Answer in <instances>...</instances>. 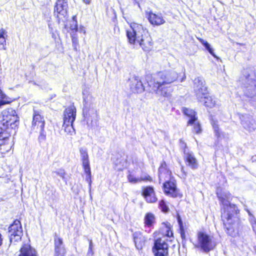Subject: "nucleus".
I'll use <instances>...</instances> for the list:
<instances>
[{
    "mask_svg": "<svg viewBox=\"0 0 256 256\" xmlns=\"http://www.w3.org/2000/svg\"><path fill=\"white\" fill-rule=\"evenodd\" d=\"M4 144H0V152L2 154H4L10 151L13 146L12 140H4Z\"/></svg>",
    "mask_w": 256,
    "mask_h": 256,
    "instance_id": "obj_23",
    "label": "nucleus"
},
{
    "mask_svg": "<svg viewBox=\"0 0 256 256\" xmlns=\"http://www.w3.org/2000/svg\"><path fill=\"white\" fill-rule=\"evenodd\" d=\"M250 74L246 76L244 83V92L248 97L252 98L256 96V80L254 78V76L250 78Z\"/></svg>",
    "mask_w": 256,
    "mask_h": 256,
    "instance_id": "obj_9",
    "label": "nucleus"
},
{
    "mask_svg": "<svg viewBox=\"0 0 256 256\" xmlns=\"http://www.w3.org/2000/svg\"><path fill=\"white\" fill-rule=\"evenodd\" d=\"M16 128L7 125L0 124V144H4V140H12L11 138V135L15 134Z\"/></svg>",
    "mask_w": 256,
    "mask_h": 256,
    "instance_id": "obj_11",
    "label": "nucleus"
},
{
    "mask_svg": "<svg viewBox=\"0 0 256 256\" xmlns=\"http://www.w3.org/2000/svg\"><path fill=\"white\" fill-rule=\"evenodd\" d=\"M198 40L214 57L218 58L214 52L213 49L210 47V44L207 41L200 38H198Z\"/></svg>",
    "mask_w": 256,
    "mask_h": 256,
    "instance_id": "obj_25",
    "label": "nucleus"
},
{
    "mask_svg": "<svg viewBox=\"0 0 256 256\" xmlns=\"http://www.w3.org/2000/svg\"><path fill=\"white\" fill-rule=\"evenodd\" d=\"M64 132L68 134L72 135L74 134V130L73 127V124H63Z\"/></svg>",
    "mask_w": 256,
    "mask_h": 256,
    "instance_id": "obj_30",
    "label": "nucleus"
},
{
    "mask_svg": "<svg viewBox=\"0 0 256 256\" xmlns=\"http://www.w3.org/2000/svg\"><path fill=\"white\" fill-rule=\"evenodd\" d=\"M83 2L86 4H90L92 0H82Z\"/></svg>",
    "mask_w": 256,
    "mask_h": 256,
    "instance_id": "obj_48",
    "label": "nucleus"
},
{
    "mask_svg": "<svg viewBox=\"0 0 256 256\" xmlns=\"http://www.w3.org/2000/svg\"><path fill=\"white\" fill-rule=\"evenodd\" d=\"M160 207L164 212H167L168 210V206H166V202L164 200H161L159 203Z\"/></svg>",
    "mask_w": 256,
    "mask_h": 256,
    "instance_id": "obj_39",
    "label": "nucleus"
},
{
    "mask_svg": "<svg viewBox=\"0 0 256 256\" xmlns=\"http://www.w3.org/2000/svg\"><path fill=\"white\" fill-rule=\"evenodd\" d=\"M154 215L151 213L147 214L144 218V222L146 225L151 226L154 222Z\"/></svg>",
    "mask_w": 256,
    "mask_h": 256,
    "instance_id": "obj_27",
    "label": "nucleus"
},
{
    "mask_svg": "<svg viewBox=\"0 0 256 256\" xmlns=\"http://www.w3.org/2000/svg\"><path fill=\"white\" fill-rule=\"evenodd\" d=\"M134 240L138 250H142L145 244L146 238L139 232L134 234Z\"/></svg>",
    "mask_w": 256,
    "mask_h": 256,
    "instance_id": "obj_20",
    "label": "nucleus"
},
{
    "mask_svg": "<svg viewBox=\"0 0 256 256\" xmlns=\"http://www.w3.org/2000/svg\"><path fill=\"white\" fill-rule=\"evenodd\" d=\"M250 222L252 226L253 230L256 234V218L254 216H252L250 219Z\"/></svg>",
    "mask_w": 256,
    "mask_h": 256,
    "instance_id": "obj_41",
    "label": "nucleus"
},
{
    "mask_svg": "<svg viewBox=\"0 0 256 256\" xmlns=\"http://www.w3.org/2000/svg\"><path fill=\"white\" fill-rule=\"evenodd\" d=\"M126 36L131 44L138 45L144 51L152 48V40L146 29L142 25L133 23L126 31Z\"/></svg>",
    "mask_w": 256,
    "mask_h": 256,
    "instance_id": "obj_3",
    "label": "nucleus"
},
{
    "mask_svg": "<svg viewBox=\"0 0 256 256\" xmlns=\"http://www.w3.org/2000/svg\"><path fill=\"white\" fill-rule=\"evenodd\" d=\"M171 172L167 169L166 165L165 162L161 164L159 168V180L160 182L162 180L168 181L173 178L171 177Z\"/></svg>",
    "mask_w": 256,
    "mask_h": 256,
    "instance_id": "obj_17",
    "label": "nucleus"
},
{
    "mask_svg": "<svg viewBox=\"0 0 256 256\" xmlns=\"http://www.w3.org/2000/svg\"><path fill=\"white\" fill-rule=\"evenodd\" d=\"M10 102V98L6 96L0 88V106L8 104Z\"/></svg>",
    "mask_w": 256,
    "mask_h": 256,
    "instance_id": "obj_28",
    "label": "nucleus"
},
{
    "mask_svg": "<svg viewBox=\"0 0 256 256\" xmlns=\"http://www.w3.org/2000/svg\"><path fill=\"white\" fill-rule=\"evenodd\" d=\"M82 166L84 168V170L86 174H87L86 180L90 178L91 173H90V166L89 162H87L86 163H82Z\"/></svg>",
    "mask_w": 256,
    "mask_h": 256,
    "instance_id": "obj_36",
    "label": "nucleus"
},
{
    "mask_svg": "<svg viewBox=\"0 0 256 256\" xmlns=\"http://www.w3.org/2000/svg\"><path fill=\"white\" fill-rule=\"evenodd\" d=\"M142 194L146 202L148 203H154L158 200L154 190L152 186H147L143 187Z\"/></svg>",
    "mask_w": 256,
    "mask_h": 256,
    "instance_id": "obj_14",
    "label": "nucleus"
},
{
    "mask_svg": "<svg viewBox=\"0 0 256 256\" xmlns=\"http://www.w3.org/2000/svg\"><path fill=\"white\" fill-rule=\"evenodd\" d=\"M166 235L167 237L170 238L172 236L173 233L172 231L170 230H166Z\"/></svg>",
    "mask_w": 256,
    "mask_h": 256,
    "instance_id": "obj_45",
    "label": "nucleus"
},
{
    "mask_svg": "<svg viewBox=\"0 0 256 256\" xmlns=\"http://www.w3.org/2000/svg\"><path fill=\"white\" fill-rule=\"evenodd\" d=\"M76 108L74 105L67 108L64 112V123L73 124L76 116Z\"/></svg>",
    "mask_w": 256,
    "mask_h": 256,
    "instance_id": "obj_15",
    "label": "nucleus"
},
{
    "mask_svg": "<svg viewBox=\"0 0 256 256\" xmlns=\"http://www.w3.org/2000/svg\"><path fill=\"white\" fill-rule=\"evenodd\" d=\"M72 19L74 24L71 26V29L76 30V32L78 31L80 32H83L84 34H85L86 30L83 26H80L79 28H78L77 22L76 20V16H73Z\"/></svg>",
    "mask_w": 256,
    "mask_h": 256,
    "instance_id": "obj_26",
    "label": "nucleus"
},
{
    "mask_svg": "<svg viewBox=\"0 0 256 256\" xmlns=\"http://www.w3.org/2000/svg\"><path fill=\"white\" fill-rule=\"evenodd\" d=\"M68 8L66 0H58L55 6L54 12L62 16H65Z\"/></svg>",
    "mask_w": 256,
    "mask_h": 256,
    "instance_id": "obj_18",
    "label": "nucleus"
},
{
    "mask_svg": "<svg viewBox=\"0 0 256 256\" xmlns=\"http://www.w3.org/2000/svg\"><path fill=\"white\" fill-rule=\"evenodd\" d=\"M0 124L18 128L19 124V118L16 110L12 108L4 110L2 112V120Z\"/></svg>",
    "mask_w": 256,
    "mask_h": 256,
    "instance_id": "obj_7",
    "label": "nucleus"
},
{
    "mask_svg": "<svg viewBox=\"0 0 256 256\" xmlns=\"http://www.w3.org/2000/svg\"><path fill=\"white\" fill-rule=\"evenodd\" d=\"M246 210L248 212V215L250 216V220L254 216H252V213L250 212L248 210L246 209Z\"/></svg>",
    "mask_w": 256,
    "mask_h": 256,
    "instance_id": "obj_49",
    "label": "nucleus"
},
{
    "mask_svg": "<svg viewBox=\"0 0 256 256\" xmlns=\"http://www.w3.org/2000/svg\"><path fill=\"white\" fill-rule=\"evenodd\" d=\"M168 246L164 240L158 238L154 242L152 252L155 256H166L168 254Z\"/></svg>",
    "mask_w": 256,
    "mask_h": 256,
    "instance_id": "obj_10",
    "label": "nucleus"
},
{
    "mask_svg": "<svg viewBox=\"0 0 256 256\" xmlns=\"http://www.w3.org/2000/svg\"><path fill=\"white\" fill-rule=\"evenodd\" d=\"M178 76V74L174 70H164L156 74L150 86L158 95L169 98L171 96V88L164 86L174 82Z\"/></svg>",
    "mask_w": 256,
    "mask_h": 256,
    "instance_id": "obj_1",
    "label": "nucleus"
},
{
    "mask_svg": "<svg viewBox=\"0 0 256 256\" xmlns=\"http://www.w3.org/2000/svg\"><path fill=\"white\" fill-rule=\"evenodd\" d=\"M129 80L130 88L133 93L140 94L144 90V87L138 77H132Z\"/></svg>",
    "mask_w": 256,
    "mask_h": 256,
    "instance_id": "obj_13",
    "label": "nucleus"
},
{
    "mask_svg": "<svg viewBox=\"0 0 256 256\" xmlns=\"http://www.w3.org/2000/svg\"><path fill=\"white\" fill-rule=\"evenodd\" d=\"M139 178L140 179V182L142 181H152V180L151 177L148 175L142 176Z\"/></svg>",
    "mask_w": 256,
    "mask_h": 256,
    "instance_id": "obj_42",
    "label": "nucleus"
},
{
    "mask_svg": "<svg viewBox=\"0 0 256 256\" xmlns=\"http://www.w3.org/2000/svg\"><path fill=\"white\" fill-rule=\"evenodd\" d=\"M80 154L82 158V163L89 162L88 152L86 148H80Z\"/></svg>",
    "mask_w": 256,
    "mask_h": 256,
    "instance_id": "obj_29",
    "label": "nucleus"
},
{
    "mask_svg": "<svg viewBox=\"0 0 256 256\" xmlns=\"http://www.w3.org/2000/svg\"><path fill=\"white\" fill-rule=\"evenodd\" d=\"M8 236L11 243L18 242L22 236V224L20 220H16L10 226Z\"/></svg>",
    "mask_w": 256,
    "mask_h": 256,
    "instance_id": "obj_8",
    "label": "nucleus"
},
{
    "mask_svg": "<svg viewBox=\"0 0 256 256\" xmlns=\"http://www.w3.org/2000/svg\"><path fill=\"white\" fill-rule=\"evenodd\" d=\"M216 245V243L212 236L204 232H200L198 234V244L196 246L203 252H210L214 248Z\"/></svg>",
    "mask_w": 256,
    "mask_h": 256,
    "instance_id": "obj_5",
    "label": "nucleus"
},
{
    "mask_svg": "<svg viewBox=\"0 0 256 256\" xmlns=\"http://www.w3.org/2000/svg\"><path fill=\"white\" fill-rule=\"evenodd\" d=\"M242 124L245 129L250 132L254 130L253 124L250 122V120H247L246 121L242 120Z\"/></svg>",
    "mask_w": 256,
    "mask_h": 256,
    "instance_id": "obj_34",
    "label": "nucleus"
},
{
    "mask_svg": "<svg viewBox=\"0 0 256 256\" xmlns=\"http://www.w3.org/2000/svg\"><path fill=\"white\" fill-rule=\"evenodd\" d=\"M83 114L88 120L90 117L96 115V102L95 98L88 92H84Z\"/></svg>",
    "mask_w": 256,
    "mask_h": 256,
    "instance_id": "obj_6",
    "label": "nucleus"
},
{
    "mask_svg": "<svg viewBox=\"0 0 256 256\" xmlns=\"http://www.w3.org/2000/svg\"><path fill=\"white\" fill-rule=\"evenodd\" d=\"M92 241H90V242L88 253L91 252H92Z\"/></svg>",
    "mask_w": 256,
    "mask_h": 256,
    "instance_id": "obj_47",
    "label": "nucleus"
},
{
    "mask_svg": "<svg viewBox=\"0 0 256 256\" xmlns=\"http://www.w3.org/2000/svg\"><path fill=\"white\" fill-rule=\"evenodd\" d=\"M72 44L74 46H76L78 44V39L76 36H72Z\"/></svg>",
    "mask_w": 256,
    "mask_h": 256,
    "instance_id": "obj_43",
    "label": "nucleus"
},
{
    "mask_svg": "<svg viewBox=\"0 0 256 256\" xmlns=\"http://www.w3.org/2000/svg\"><path fill=\"white\" fill-rule=\"evenodd\" d=\"M211 123L212 126L214 130V132L216 136L218 138H220L221 134H222V132L218 128V124L217 122L212 120Z\"/></svg>",
    "mask_w": 256,
    "mask_h": 256,
    "instance_id": "obj_33",
    "label": "nucleus"
},
{
    "mask_svg": "<svg viewBox=\"0 0 256 256\" xmlns=\"http://www.w3.org/2000/svg\"><path fill=\"white\" fill-rule=\"evenodd\" d=\"M216 194L224 206V210L222 215L224 224L227 230H230L231 228L230 226L234 225L239 222V218L236 216L238 210L236 205L230 204L231 194L229 192H222V188H218Z\"/></svg>",
    "mask_w": 256,
    "mask_h": 256,
    "instance_id": "obj_2",
    "label": "nucleus"
},
{
    "mask_svg": "<svg viewBox=\"0 0 256 256\" xmlns=\"http://www.w3.org/2000/svg\"><path fill=\"white\" fill-rule=\"evenodd\" d=\"M63 246V242L62 239L60 237L56 236L54 238V246L58 247V246Z\"/></svg>",
    "mask_w": 256,
    "mask_h": 256,
    "instance_id": "obj_38",
    "label": "nucleus"
},
{
    "mask_svg": "<svg viewBox=\"0 0 256 256\" xmlns=\"http://www.w3.org/2000/svg\"><path fill=\"white\" fill-rule=\"evenodd\" d=\"M148 20L152 24L160 25L165 22L164 20L160 14H156L152 12L149 14Z\"/></svg>",
    "mask_w": 256,
    "mask_h": 256,
    "instance_id": "obj_22",
    "label": "nucleus"
},
{
    "mask_svg": "<svg viewBox=\"0 0 256 256\" xmlns=\"http://www.w3.org/2000/svg\"><path fill=\"white\" fill-rule=\"evenodd\" d=\"M194 84L195 94L198 100L202 102L206 107H214L216 101L208 95L204 80L200 77L196 78L194 80Z\"/></svg>",
    "mask_w": 256,
    "mask_h": 256,
    "instance_id": "obj_4",
    "label": "nucleus"
},
{
    "mask_svg": "<svg viewBox=\"0 0 256 256\" xmlns=\"http://www.w3.org/2000/svg\"><path fill=\"white\" fill-rule=\"evenodd\" d=\"M54 173L59 176L62 179H64V176H65L66 173L64 170H58L54 171Z\"/></svg>",
    "mask_w": 256,
    "mask_h": 256,
    "instance_id": "obj_40",
    "label": "nucleus"
},
{
    "mask_svg": "<svg viewBox=\"0 0 256 256\" xmlns=\"http://www.w3.org/2000/svg\"><path fill=\"white\" fill-rule=\"evenodd\" d=\"M44 120L43 117L37 113L34 112L32 128L36 131H42L44 129Z\"/></svg>",
    "mask_w": 256,
    "mask_h": 256,
    "instance_id": "obj_16",
    "label": "nucleus"
},
{
    "mask_svg": "<svg viewBox=\"0 0 256 256\" xmlns=\"http://www.w3.org/2000/svg\"><path fill=\"white\" fill-rule=\"evenodd\" d=\"M182 111L186 116L190 118V120L194 119V118H196V112L192 110L184 108H183Z\"/></svg>",
    "mask_w": 256,
    "mask_h": 256,
    "instance_id": "obj_32",
    "label": "nucleus"
},
{
    "mask_svg": "<svg viewBox=\"0 0 256 256\" xmlns=\"http://www.w3.org/2000/svg\"><path fill=\"white\" fill-rule=\"evenodd\" d=\"M7 36L6 32L4 29L0 30V45H2L3 46L4 49H6V48L4 47L6 44V38Z\"/></svg>",
    "mask_w": 256,
    "mask_h": 256,
    "instance_id": "obj_31",
    "label": "nucleus"
},
{
    "mask_svg": "<svg viewBox=\"0 0 256 256\" xmlns=\"http://www.w3.org/2000/svg\"><path fill=\"white\" fill-rule=\"evenodd\" d=\"M128 180L130 182L136 184L140 182V179L136 178L132 174H129L128 176Z\"/></svg>",
    "mask_w": 256,
    "mask_h": 256,
    "instance_id": "obj_37",
    "label": "nucleus"
},
{
    "mask_svg": "<svg viewBox=\"0 0 256 256\" xmlns=\"http://www.w3.org/2000/svg\"><path fill=\"white\" fill-rule=\"evenodd\" d=\"M188 124L194 125L193 132L196 134H199L201 132V127L197 120L196 118H194V119H190L188 121Z\"/></svg>",
    "mask_w": 256,
    "mask_h": 256,
    "instance_id": "obj_24",
    "label": "nucleus"
},
{
    "mask_svg": "<svg viewBox=\"0 0 256 256\" xmlns=\"http://www.w3.org/2000/svg\"><path fill=\"white\" fill-rule=\"evenodd\" d=\"M49 28H50V33L52 34V37L56 39V34L54 32L53 30V29L50 27V25H49Z\"/></svg>",
    "mask_w": 256,
    "mask_h": 256,
    "instance_id": "obj_46",
    "label": "nucleus"
},
{
    "mask_svg": "<svg viewBox=\"0 0 256 256\" xmlns=\"http://www.w3.org/2000/svg\"><path fill=\"white\" fill-rule=\"evenodd\" d=\"M40 132V135L39 136L40 140H44L46 138V136L44 133V130L42 131H38Z\"/></svg>",
    "mask_w": 256,
    "mask_h": 256,
    "instance_id": "obj_44",
    "label": "nucleus"
},
{
    "mask_svg": "<svg viewBox=\"0 0 256 256\" xmlns=\"http://www.w3.org/2000/svg\"><path fill=\"white\" fill-rule=\"evenodd\" d=\"M185 154L187 165L192 169L197 168L198 167V163L194 154L192 152H188L186 153Z\"/></svg>",
    "mask_w": 256,
    "mask_h": 256,
    "instance_id": "obj_21",
    "label": "nucleus"
},
{
    "mask_svg": "<svg viewBox=\"0 0 256 256\" xmlns=\"http://www.w3.org/2000/svg\"><path fill=\"white\" fill-rule=\"evenodd\" d=\"M164 193L173 198L180 196L178 190L176 188V181L172 178L166 181L163 184Z\"/></svg>",
    "mask_w": 256,
    "mask_h": 256,
    "instance_id": "obj_12",
    "label": "nucleus"
},
{
    "mask_svg": "<svg viewBox=\"0 0 256 256\" xmlns=\"http://www.w3.org/2000/svg\"><path fill=\"white\" fill-rule=\"evenodd\" d=\"M66 252L64 246L55 248V256H64Z\"/></svg>",
    "mask_w": 256,
    "mask_h": 256,
    "instance_id": "obj_35",
    "label": "nucleus"
},
{
    "mask_svg": "<svg viewBox=\"0 0 256 256\" xmlns=\"http://www.w3.org/2000/svg\"><path fill=\"white\" fill-rule=\"evenodd\" d=\"M18 256H38L36 250L30 244H24L20 248Z\"/></svg>",
    "mask_w": 256,
    "mask_h": 256,
    "instance_id": "obj_19",
    "label": "nucleus"
}]
</instances>
